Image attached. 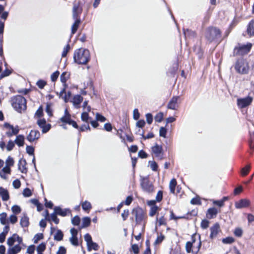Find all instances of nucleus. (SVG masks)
Returning a JSON list of instances; mask_svg holds the SVG:
<instances>
[{
	"mask_svg": "<svg viewBox=\"0 0 254 254\" xmlns=\"http://www.w3.org/2000/svg\"><path fill=\"white\" fill-rule=\"evenodd\" d=\"M73 59L79 64H86L90 59V54L87 49L80 48L75 51Z\"/></svg>",
	"mask_w": 254,
	"mask_h": 254,
	"instance_id": "obj_1",
	"label": "nucleus"
},
{
	"mask_svg": "<svg viewBox=\"0 0 254 254\" xmlns=\"http://www.w3.org/2000/svg\"><path fill=\"white\" fill-rule=\"evenodd\" d=\"M11 105L12 107L18 112L21 113L26 110V100L20 95H17L11 98Z\"/></svg>",
	"mask_w": 254,
	"mask_h": 254,
	"instance_id": "obj_2",
	"label": "nucleus"
},
{
	"mask_svg": "<svg viewBox=\"0 0 254 254\" xmlns=\"http://www.w3.org/2000/svg\"><path fill=\"white\" fill-rule=\"evenodd\" d=\"M140 184L142 190L144 192L151 194L154 192V187L148 177H141Z\"/></svg>",
	"mask_w": 254,
	"mask_h": 254,
	"instance_id": "obj_3",
	"label": "nucleus"
},
{
	"mask_svg": "<svg viewBox=\"0 0 254 254\" xmlns=\"http://www.w3.org/2000/svg\"><path fill=\"white\" fill-rule=\"evenodd\" d=\"M235 69L238 73L241 74H247L249 70L248 63L243 59H239L235 64Z\"/></svg>",
	"mask_w": 254,
	"mask_h": 254,
	"instance_id": "obj_4",
	"label": "nucleus"
},
{
	"mask_svg": "<svg viewBox=\"0 0 254 254\" xmlns=\"http://www.w3.org/2000/svg\"><path fill=\"white\" fill-rule=\"evenodd\" d=\"M252 44L248 43L247 44H239L234 49V55L242 56L248 54L251 50Z\"/></svg>",
	"mask_w": 254,
	"mask_h": 254,
	"instance_id": "obj_5",
	"label": "nucleus"
},
{
	"mask_svg": "<svg viewBox=\"0 0 254 254\" xmlns=\"http://www.w3.org/2000/svg\"><path fill=\"white\" fill-rule=\"evenodd\" d=\"M206 38L210 42L221 37L220 30L216 27H209L206 32Z\"/></svg>",
	"mask_w": 254,
	"mask_h": 254,
	"instance_id": "obj_6",
	"label": "nucleus"
},
{
	"mask_svg": "<svg viewBox=\"0 0 254 254\" xmlns=\"http://www.w3.org/2000/svg\"><path fill=\"white\" fill-rule=\"evenodd\" d=\"M131 215L132 217H130V219L133 220V217H134L137 224L140 223L144 217V213L143 210L139 207L133 209L131 211Z\"/></svg>",
	"mask_w": 254,
	"mask_h": 254,
	"instance_id": "obj_7",
	"label": "nucleus"
},
{
	"mask_svg": "<svg viewBox=\"0 0 254 254\" xmlns=\"http://www.w3.org/2000/svg\"><path fill=\"white\" fill-rule=\"evenodd\" d=\"M82 12V8L80 6L79 2H75L72 8V18L74 20H81L80 15Z\"/></svg>",
	"mask_w": 254,
	"mask_h": 254,
	"instance_id": "obj_8",
	"label": "nucleus"
},
{
	"mask_svg": "<svg viewBox=\"0 0 254 254\" xmlns=\"http://www.w3.org/2000/svg\"><path fill=\"white\" fill-rule=\"evenodd\" d=\"M3 126L4 127L9 128L11 130V131H7L5 133L6 135L9 137H11L13 135H17L19 132L20 129L19 126H18L13 127V126L7 123H4Z\"/></svg>",
	"mask_w": 254,
	"mask_h": 254,
	"instance_id": "obj_9",
	"label": "nucleus"
},
{
	"mask_svg": "<svg viewBox=\"0 0 254 254\" xmlns=\"http://www.w3.org/2000/svg\"><path fill=\"white\" fill-rule=\"evenodd\" d=\"M37 124L39 128L42 129L43 133H46L48 132L51 128V125L47 124L45 119H39L37 121Z\"/></svg>",
	"mask_w": 254,
	"mask_h": 254,
	"instance_id": "obj_10",
	"label": "nucleus"
},
{
	"mask_svg": "<svg viewBox=\"0 0 254 254\" xmlns=\"http://www.w3.org/2000/svg\"><path fill=\"white\" fill-rule=\"evenodd\" d=\"M253 101V98L248 96L244 98L237 99V104L239 108H244L250 105Z\"/></svg>",
	"mask_w": 254,
	"mask_h": 254,
	"instance_id": "obj_11",
	"label": "nucleus"
},
{
	"mask_svg": "<svg viewBox=\"0 0 254 254\" xmlns=\"http://www.w3.org/2000/svg\"><path fill=\"white\" fill-rule=\"evenodd\" d=\"M40 137V132L36 129L31 130L27 135L26 139L30 142L37 140Z\"/></svg>",
	"mask_w": 254,
	"mask_h": 254,
	"instance_id": "obj_12",
	"label": "nucleus"
},
{
	"mask_svg": "<svg viewBox=\"0 0 254 254\" xmlns=\"http://www.w3.org/2000/svg\"><path fill=\"white\" fill-rule=\"evenodd\" d=\"M152 151L155 157L160 160L163 159V149L161 145L156 144L152 147Z\"/></svg>",
	"mask_w": 254,
	"mask_h": 254,
	"instance_id": "obj_13",
	"label": "nucleus"
},
{
	"mask_svg": "<svg viewBox=\"0 0 254 254\" xmlns=\"http://www.w3.org/2000/svg\"><path fill=\"white\" fill-rule=\"evenodd\" d=\"M250 201L247 199H242L235 203V207L238 209L248 207L250 205Z\"/></svg>",
	"mask_w": 254,
	"mask_h": 254,
	"instance_id": "obj_14",
	"label": "nucleus"
},
{
	"mask_svg": "<svg viewBox=\"0 0 254 254\" xmlns=\"http://www.w3.org/2000/svg\"><path fill=\"white\" fill-rule=\"evenodd\" d=\"M180 99V96H174L169 101L167 107L171 110H176L178 107V101Z\"/></svg>",
	"mask_w": 254,
	"mask_h": 254,
	"instance_id": "obj_15",
	"label": "nucleus"
},
{
	"mask_svg": "<svg viewBox=\"0 0 254 254\" xmlns=\"http://www.w3.org/2000/svg\"><path fill=\"white\" fill-rule=\"evenodd\" d=\"M54 211L55 213L63 217L66 216L68 214L71 213L70 210L69 208L63 209L59 206L55 207L54 208Z\"/></svg>",
	"mask_w": 254,
	"mask_h": 254,
	"instance_id": "obj_16",
	"label": "nucleus"
},
{
	"mask_svg": "<svg viewBox=\"0 0 254 254\" xmlns=\"http://www.w3.org/2000/svg\"><path fill=\"white\" fill-rule=\"evenodd\" d=\"M211 234L210 237L211 239L216 238L220 231V226L219 224L215 223L210 228Z\"/></svg>",
	"mask_w": 254,
	"mask_h": 254,
	"instance_id": "obj_17",
	"label": "nucleus"
},
{
	"mask_svg": "<svg viewBox=\"0 0 254 254\" xmlns=\"http://www.w3.org/2000/svg\"><path fill=\"white\" fill-rule=\"evenodd\" d=\"M83 99V97L80 95H76L73 97L72 102L75 108L78 109L80 108V104Z\"/></svg>",
	"mask_w": 254,
	"mask_h": 254,
	"instance_id": "obj_18",
	"label": "nucleus"
},
{
	"mask_svg": "<svg viewBox=\"0 0 254 254\" xmlns=\"http://www.w3.org/2000/svg\"><path fill=\"white\" fill-rule=\"evenodd\" d=\"M25 137L22 134L17 135L15 139L14 143L19 147L23 146L24 144Z\"/></svg>",
	"mask_w": 254,
	"mask_h": 254,
	"instance_id": "obj_19",
	"label": "nucleus"
},
{
	"mask_svg": "<svg viewBox=\"0 0 254 254\" xmlns=\"http://www.w3.org/2000/svg\"><path fill=\"white\" fill-rule=\"evenodd\" d=\"M0 196L1 197L3 201H7L9 198L8 191L2 187H0Z\"/></svg>",
	"mask_w": 254,
	"mask_h": 254,
	"instance_id": "obj_20",
	"label": "nucleus"
},
{
	"mask_svg": "<svg viewBox=\"0 0 254 254\" xmlns=\"http://www.w3.org/2000/svg\"><path fill=\"white\" fill-rule=\"evenodd\" d=\"M26 162L25 160H19L18 162V169L22 173H27V168L25 167Z\"/></svg>",
	"mask_w": 254,
	"mask_h": 254,
	"instance_id": "obj_21",
	"label": "nucleus"
},
{
	"mask_svg": "<svg viewBox=\"0 0 254 254\" xmlns=\"http://www.w3.org/2000/svg\"><path fill=\"white\" fill-rule=\"evenodd\" d=\"M217 213V210L215 208L213 207L209 208L207 210V217L209 219H212L214 217H216Z\"/></svg>",
	"mask_w": 254,
	"mask_h": 254,
	"instance_id": "obj_22",
	"label": "nucleus"
},
{
	"mask_svg": "<svg viewBox=\"0 0 254 254\" xmlns=\"http://www.w3.org/2000/svg\"><path fill=\"white\" fill-rule=\"evenodd\" d=\"M29 224V218L26 214H24L20 219V225L22 227H27Z\"/></svg>",
	"mask_w": 254,
	"mask_h": 254,
	"instance_id": "obj_23",
	"label": "nucleus"
},
{
	"mask_svg": "<svg viewBox=\"0 0 254 254\" xmlns=\"http://www.w3.org/2000/svg\"><path fill=\"white\" fill-rule=\"evenodd\" d=\"M21 250V247L19 245H16L14 247L9 248L8 250V254H16L19 253Z\"/></svg>",
	"mask_w": 254,
	"mask_h": 254,
	"instance_id": "obj_24",
	"label": "nucleus"
},
{
	"mask_svg": "<svg viewBox=\"0 0 254 254\" xmlns=\"http://www.w3.org/2000/svg\"><path fill=\"white\" fill-rule=\"evenodd\" d=\"M74 22L71 26V34L73 35L77 31V29L81 22V20H74Z\"/></svg>",
	"mask_w": 254,
	"mask_h": 254,
	"instance_id": "obj_25",
	"label": "nucleus"
},
{
	"mask_svg": "<svg viewBox=\"0 0 254 254\" xmlns=\"http://www.w3.org/2000/svg\"><path fill=\"white\" fill-rule=\"evenodd\" d=\"M247 32L250 36H254V20H252L249 24Z\"/></svg>",
	"mask_w": 254,
	"mask_h": 254,
	"instance_id": "obj_26",
	"label": "nucleus"
},
{
	"mask_svg": "<svg viewBox=\"0 0 254 254\" xmlns=\"http://www.w3.org/2000/svg\"><path fill=\"white\" fill-rule=\"evenodd\" d=\"M177 185V181L175 179H172L169 183V188L170 192L172 193H175V188Z\"/></svg>",
	"mask_w": 254,
	"mask_h": 254,
	"instance_id": "obj_27",
	"label": "nucleus"
},
{
	"mask_svg": "<svg viewBox=\"0 0 254 254\" xmlns=\"http://www.w3.org/2000/svg\"><path fill=\"white\" fill-rule=\"evenodd\" d=\"M69 75L67 72H64L62 73L60 77L61 81L63 83L64 86H67L66 82L68 78Z\"/></svg>",
	"mask_w": 254,
	"mask_h": 254,
	"instance_id": "obj_28",
	"label": "nucleus"
},
{
	"mask_svg": "<svg viewBox=\"0 0 254 254\" xmlns=\"http://www.w3.org/2000/svg\"><path fill=\"white\" fill-rule=\"evenodd\" d=\"M87 111H84L81 116V118L82 121L85 122L86 123H88L91 118L89 117L88 113Z\"/></svg>",
	"mask_w": 254,
	"mask_h": 254,
	"instance_id": "obj_29",
	"label": "nucleus"
},
{
	"mask_svg": "<svg viewBox=\"0 0 254 254\" xmlns=\"http://www.w3.org/2000/svg\"><path fill=\"white\" fill-rule=\"evenodd\" d=\"M91 219L88 217H84L82 219V228H85L89 226Z\"/></svg>",
	"mask_w": 254,
	"mask_h": 254,
	"instance_id": "obj_30",
	"label": "nucleus"
},
{
	"mask_svg": "<svg viewBox=\"0 0 254 254\" xmlns=\"http://www.w3.org/2000/svg\"><path fill=\"white\" fill-rule=\"evenodd\" d=\"M82 209L85 211L89 210L91 208V204L88 201H85L81 204Z\"/></svg>",
	"mask_w": 254,
	"mask_h": 254,
	"instance_id": "obj_31",
	"label": "nucleus"
},
{
	"mask_svg": "<svg viewBox=\"0 0 254 254\" xmlns=\"http://www.w3.org/2000/svg\"><path fill=\"white\" fill-rule=\"evenodd\" d=\"M63 234L61 230H58L54 236V239L56 241H60L63 240Z\"/></svg>",
	"mask_w": 254,
	"mask_h": 254,
	"instance_id": "obj_32",
	"label": "nucleus"
},
{
	"mask_svg": "<svg viewBox=\"0 0 254 254\" xmlns=\"http://www.w3.org/2000/svg\"><path fill=\"white\" fill-rule=\"evenodd\" d=\"M6 213L3 212L0 214V222L1 224L5 225L7 223V220L6 219Z\"/></svg>",
	"mask_w": 254,
	"mask_h": 254,
	"instance_id": "obj_33",
	"label": "nucleus"
},
{
	"mask_svg": "<svg viewBox=\"0 0 254 254\" xmlns=\"http://www.w3.org/2000/svg\"><path fill=\"white\" fill-rule=\"evenodd\" d=\"M15 237H16V234H14L7 239V244L8 246H12L14 244L16 241Z\"/></svg>",
	"mask_w": 254,
	"mask_h": 254,
	"instance_id": "obj_34",
	"label": "nucleus"
},
{
	"mask_svg": "<svg viewBox=\"0 0 254 254\" xmlns=\"http://www.w3.org/2000/svg\"><path fill=\"white\" fill-rule=\"evenodd\" d=\"M251 169V166L250 165H248L243 168L241 170V174L242 176H244L247 175Z\"/></svg>",
	"mask_w": 254,
	"mask_h": 254,
	"instance_id": "obj_35",
	"label": "nucleus"
},
{
	"mask_svg": "<svg viewBox=\"0 0 254 254\" xmlns=\"http://www.w3.org/2000/svg\"><path fill=\"white\" fill-rule=\"evenodd\" d=\"M14 146H15L14 141H13L12 140H10L8 141V142L6 146V150L8 151H10L13 149Z\"/></svg>",
	"mask_w": 254,
	"mask_h": 254,
	"instance_id": "obj_36",
	"label": "nucleus"
},
{
	"mask_svg": "<svg viewBox=\"0 0 254 254\" xmlns=\"http://www.w3.org/2000/svg\"><path fill=\"white\" fill-rule=\"evenodd\" d=\"M87 249L88 251H91L92 249L94 250H97L98 249V245L93 242H91L87 245Z\"/></svg>",
	"mask_w": 254,
	"mask_h": 254,
	"instance_id": "obj_37",
	"label": "nucleus"
},
{
	"mask_svg": "<svg viewBox=\"0 0 254 254\" xmlns=\"http://www.w3.org/2000/svg\"><path fill=\"white\" fill-rule=\"evenodd\" d=\"M71 222L72 224L73 225L75 226H78L79 225L80 222V217L78 216H74L72 219H71Z\"/></svg>",
	"mask_w": 254,
	"mask_h": 254,
	"instance_id": "obj_38",
	"label": "nucleus"
},
{
	"mask_svg": "<svg viewBox=\"0 0 254 254\" xmlns=\"http://www.w3.org/2000/svg\"><path fill=\"white\" fill-rule=\"evenodd\" d=\"M69 241L71 244L74 246H77L78 245V240L77 237L71 236L69 238Z\"/></svg>",
	"mask_w": 254,
	"mask_h": 254,
	"instance_id": "obj_39",
	"label": "nucleus"
},
{
	"mask_svg": "<svg viewBox=\"0 0 254 254\" xmlns=\"http://www.w3.org/2000/svg\"><path fill=\"white\" fill-rule=\"evenodd\" d=\"M57 215L58 214L55 213L54 212L53 213L51 214L50 218L52 221H53L56 224H58L59 223L60 220L57 217Z\"/></svg>",
	"mask_w": 254,
	"mask_h": 254,
	"instance_id": "obj_40",
	"label": "nucleus"
},
{
	"mask_svg": "<svg viewBox=\"0 0 254 254\" xmlns=\"http://www.w3.org/2000/svg\"><path fill=\"white\" fill-rule=\"evenodd\" d=\"M5 163L7 166L9 167L12 166L14 164L13 159L11 157L8 156L6 160Z\"/></svg>",
	"mask_w": 254,
	"mask_h": 254,
	"instance_id": "obj_41",
	"label": "nucleus"
},
{
	"mask_svg": "<svg viewBox=\"0 0 254 254\" xmlns=\"http://www.w3.org/2000/svg\"><path fill=\"white\" fill-rule=\"evenodd\" d=\"M43 115V108L40 106L35 114V117L41 118Z\"/></svg>",
	"mask_w": 254,
	"mask_h": 254,
	"instance_id": "obj_42",
	"label": "nucleus"
},
{
	"mask_svg": "<svg viewBox=\"0 0 254 254\" xmlns=\"http://www.w3.org/2000/svg\"><path fill=\"white\" fill-rule=\"evenodd\" d=\"M235 239L233 237H229L222 240V242L224 244H230L233 243Z\"/></svg>",
	"mask_w": 254,
	"mask_h": 254,
	"instance_id": "obj_43",
	"label": "nucleus"
},
{
	"mask_svg": "<svg viewBox=\"0 0 254 254\" xmlns=\"http://www.w3.org/2000/svg\"><path fill=\"white\" fill-rule=\"evenodd\" d=\"M26 152L30 155L34 156V148L32 146H27L26 148Z\"/></svg>",
	"mask_w": 254,
	"mask_h": 254,
	"instance_id": "obj_44",
	"label": "nucleus"
},
{
	"mask_svg": "<svg viewBox=\"0 0 254 254\" xmlns=\"http://www.w3.org/2000/svg\"><path fill=\"white\" fill-rule=\"evenodd\" d=\"M60 120L63 123H67L68 124L71 121L70 116H64L61 118Z\"/></svg>",
	"mask_w": 254,
	"mask_h": 254,
	"instance_id": "obj_45",
	"label": "nucleus"
},
{
	"mask_svg": "<svg viewBox=\"0 0 254 254\" xmlns=\"http://www.w3.org/2000/svg\"><path fill=\"white\" fill-rule=\"evenodd\" d=\"M11 210L15 214L19 213L21 210L20 207L17 205H13L11 208Z\"/></svg>",
	"mask_w": 254,
	"mask_h": 254,
	"instance_id": "obj_46",
	"label": "nucleus"
},
{
	"mask_svg": "<svg viewBox=\"0 0 254 254\" xmlns=\"http://www.w3.org/2000/svg\"><path fill=\"white\" fill-rule=\"evenodd\" d=\"M45 249L46 245L44 243H41L37 247V251L38 253H42V252L45 251Z\"/></svg>",
	"mask_w": 254,
	"mask_h": 254,
	"instance_id": "obj_47",
	"label": "nucleus"
},
{
	"mask_svg": "<svg viewBox=\"0 0 254 254\" xmlns=\"http://www.w3.org/2000/svg\"><path fill=\"white\" fill-rule=\"evenodd\" d=\"M4 26V22L0 20V41L2 40Z\"/></svg>",
	"mask_w": 254,
	"mask_h": 254,
	"instance_id": "obj_48",
	"label": "nucleus"
},
{
	"mask_svg": "<svg viewBox=\"0 0 254 254\" xmlns=\"http://www.w3.org/2000/svg\"><path fill=\"white\" fill-rule=\"evenodd\" d=\"M158 207L157 206H153L151 207L149 215L151 216H153L158 210Z\"/></svg>",
	"mask_w": 254,
	"mask_h": 254,
	"instance_id": "obj_49",
	"label": "nucleus"
},
{
	"mask_svg": "<svg viewBox=\"0 0 254 254\" xmlns=\"http://www.w3.org/2000/svg\"><path fill=\"white\" fill-rule=\"evenodd\" d=\"M60 74V72L59 71H56L53 73L51 76V79L52 81H55L57 80Z\"/></svg>",
	"mask_w": 254,
	"mask_h": 254,
	"instance_id": "obj_50",
	"label": "nucleus"
},
{
	"mask_svg": "<svg viewBox=\"0 0 254 254\" xmlns=\"http://www.w3.org/2000/svg\"><path fill=\"white\" fill-rule=\"evenodd\" d=\"M192 204L199 205L201 204V201L198 197L193 198L190 200Z\"/></svg>",
	"mask_w": 254,
	"mask_h": 254,
	"instance_id": "obj_51",
	"label": "nucleus"
},
{
	"mask_svg": "<svg viewBox=\"0 0 254 254\" xmlns=\"http://www.w3.org/2000/svg\"><path fill=\"white\" fill-rule=\"evenodd\" d=\"M23 195L25 197H29L32 195L31 190L28 188H26L23 190Z\"/></svg>",
	"mask_w": 254,
	"mask_h": 254,
	"instance_id": "obj_52",
	"label": "nucleus"
},
{
	"mask_svg": "<svg viewBox=\"0 0 254 254\" xmlns=\"http://www.w3.org/2000/svg\"><path fill=\"white\" fill-rule=\"evenodd\" d=\"M167 130L164 127H161L159 129V135L160 136L166 137Z\"/></svg>",
	"mask_w": 254,
	"mask_h": 254,
	"instance_id": "obj_53",
	"label": "nucleus"
},
{
	"mask_svg": "<svg viewBox=\"0 0 254 254\" xmlns=\"http://www.w3.org/2000/svg\"><path fill=\"white\" fill-rule=\"evenodd\" d=\"M70 49V46L69 44H67L65 47H64L62 56V57H65Z\"/></svg>",
	"mask_w": 254,
	"mask_h": 254,
	"instance_id": "obj_54",
	"label": "nucleus"
},
{
	"mask_svg": "<svg viewBox=\"0 0 254 254\" xmlns=\"http://www.w3.org/2000/svg\"><path fill=\"white\" fill-rule=\"evenodd\" d=\"M96 119L97 121L104 122L106 121V118L99 113H96Z\"/></svg>",
	"mask_w": 254,
	"mask_h": 254,
	"instance_id": "obj_55",
	"label": "nucleus"
},
{
	"mask_svg": "<svg viewBox=\"0 0 254 254\" xmlns=\"http://www.w3.org/2000/svg\"><path fill=\"white\" fill-rule=\"evenodd\" d=\"M84 240L86 242L87 245L92 242L91 236L89 234H86L84 236Z\"/></svg>",
	"mask_w": 254,
	"mask_h": 254,
	"instance_id": "obj_56",
	"label": "nucleus"
},
{
	"mask_svg": "<svg viewBox=\"0 0 254 254\" xmlns=\"http://www.w3.org/2000/svg\"><path fill=\"white\" fill-rule=\"evenodd\" d=\"M11 71L7 69H5L0 75V79L9 75Z\"/></svg>",
	"mask_w": 254,
	"mask_h": 254,
	"instance_id": "obj_57",
	"label": "nucleus"
},
{
	"mask_svg": "<svg viewBox=\"0 0 254 254\" xmlns=\"http://www.w3.org/2000/svg\"><path fill=\"white\" fill-rule=\"evenodd\" d=\"M234 234L237 237H241L243 234V230L240 228H236L234 231Z\"/></svg>",
	"mask_w": 254,
	"mask_h": 254,
	"instance_id": "obj_58",
	"label": "nucleus"
},
{
	"mask_svg": "<svg viewBox=\"0 0 254 254\" xmlns=\"http://www.w3.org/2000/svg\"><path fill=\"white\" fill-rule=\"evenodd\" d=\"M163 197V192L161 190L158 191L157 194L156 196L155 200L157 202H160L162 199Z\"/></svg>",
	"mask_w": 254,
	"mask_h": 254,
	"instance_id": "obj_59",
	"label": "nucleus"
},
{
	"mask_svg": "<svg viewBox=\"0 0 254 254\" xmlns=\"http://www.w3.org/2000/svg\"><path fill=\"white\" fill-rule=\"evenodd\" d=\"M250 146L252 149H254V131L251 134L250 140L249 142Z\"/></svg>",
	"mask_w": 254,
	"mask_h": 254,
	"instance_id": "obj_60",
	"label": "nucleus"
},
{
	"mask_svg": "<svg viewBox=\"0 0 254 254\" xmlns=\"http://www.w3.org/2000/svg\"><path fill=\"white\" fill-rule=\"evenodd\" d=\"M192 244L190 242H187L186 244V249L187 253H190L191 251Z\"/></svg>",
	"mask_w": 254,
	"mask_h": 254,
	"instance_id": "obj_61",
	"label": "nucleus"
},
{
	"mask_svg": "<svg viewBox=\"0 0 254 254\" xmlns=\"http://www.w3.org/2000/svg\"><path fill=\"white\" fill-rule=\"evenodd\" d=\"M129 215V210L128 209L124 210L123 212L122 213V217L124 221L127 220Z\"/></svg>",
	"mask_w": 254,
	"mask_h": 254,
	"instance_id": "obj_62",
	"label": "nucleus"
},
{
	"mask_svg": "<svg viewBox=\"0 0 254 254\" xmlns=\"http://www.w3.org/2000/svg\"><path fill=\"white\" fill-rule=\"evenodd\" d=\"M43 238V234H37L35 235L34 237V243H37L38 241H39L41 239H42Z\"/></svg>",
	"mask_w": 254,
	"mask_h": 254,
	"instance_id": "obj_63",
	"label": "nucleus"
},
{
	"mask_svg": "<svg viewBox=\"0 0 254 254\" xmlns=\"http://www.w3.org/2000/svg\"><path fill=\"white\" fill-rule=\"evenodd\" d=\"M35 247L34 245H31L27 248V253L28 254H33L35 251Z\"/></svg>",
	"mask_w": 254,
	"mask_h": 254,
	"instance_id": "obj_64",
	"label": "nucleus"
}]
</instances>
